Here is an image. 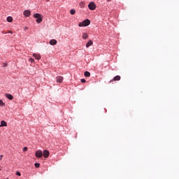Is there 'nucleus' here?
Segmentation results:
<instances>
[{"label":"nucleus","mask_w":179,"mask_h":179,"mask_svg":"<svg viewBox=\"0 0 179 179\" xmlns=\"http://www.w3.org/2000/svg\"><path fill=\"white\" fill-rule=\"evenodd\" d=\"M34 17L36 19V22L38 24H40L43 22V16L41 14H38V13L34 14Z\"/></svg>","instance_id":"obj_1"},{"label":"nucleus","mask_w":179,"mask_h":179,"mask_svg":"<svg viewBox=\"0 0 179 179\" xmlns=\"http://www.w3.org/2000/svg\"><path fill=\"white\" fill-rule=\"evenodd\" d=\"M89 24H90V20H85L83 22L78 24V27H88Z\"/></svg>","instance_id":"obj_2"},{"label":"nucleus","mask_w":179,"mask_h":179,"mask_svg":"<svg viewBox=\"0 0 179 179\" xmlns=\"http://www.w3.org/2000/svg\"><path fill=\"white\" fill-rule=\"evenodd\" d=\"M88 8H89L90 10H94L96 9V5L94 2H91V3H89Z\"/></svg>","instance_id":"obj_3"},{"label":"nucleus","mask_w":179,"mask_h":179,"mask_svg":"<svg viewBox=\"0 0 179 179\" xmlns=\"http://www.w3.org/2000/svg\"><path fill=\"white\" fill-rule=\"evenodd\" d=\"M63 80H64V78L61 76H58L56 78V81L57 83H62Z\"/></svg>","instance_id":"obj_4"},{"label":"nucleus","mask_w":179,"mask_h":179,"mask_svg":"<svg viewBox=\"0 0 179 179\" xmlns=\"http://www.w3.org/2000/svg\"><path fill=\"white\" fill-rule=\"evenodd\" d=\"M36 157L41 158L43 157V152L41 150H38L36 152L35 154Z\"/></svg>","instance_id":"obj_5"},{"label":"nucleus","mask_w":179,"mask_h":179,"mask_svg":"<svg viewBox=\"0 0 179 179\" xmlns=\"http://www.w3.org/2000/svg\"><path fill=\"white\" fill-rule=\"evenodd\" d=\"M23 15L24 16H25L26 17H29L30 15H31V12L29 10H25V11L23 12Z\"/></svg>","instance_id":"obj_6"},{"label":"nucleus","mask_w":179,"mask_h":179,"mask_svg":"<svg viewBox=\"0 0 179 179\" xmlns=\"http://www.w3.org/2000/svg\"><path fill=\"white\" fill-rule=\"evenodd\" d=\"M43 156L44 158H48L50 156V152L48 151L47 150H44Z\"/></svg>","instance_id":"obj_7"},{"label":"nucleus","mask_w":179,"mask_h":179,"mask_svg":"<svg viewBox=\"0 0 179 179\" xmlns=\"http://www.w3.org/2000/svg\"><path fill=\"white\" fill-rule=\"evenodd\" d=\"M120 79H121L120 76H115V77L113 78V80H111L110 81V83H113V81H120Z\"/></svg>","instance_id":"obj_8"},{"label":"nucleus","mask_w":179,"mask_h":179,"mask_svg":"<svg viewBox=\"0 0 179 179\" xmlns=\"http://www.w3.org/2000/svg\"><path fill=\"white\" fill-rule=\"evenodd\" d=\"M49 44L51 45H55L57 44V41H56V39H51L50 41H49Z\"/></svg>","instance_id":"obj_9"},{"label":"nucleus","mask_w":179,"mask_h":179,"mask_svg":"<svg viewBox=\"0 0 179 179\" xmlns=\"http://www.w3.org/2000/svg\"><path fill=\"white\" fill-rule=\"evenodd\" d=\"M7 127V122H6L3 120H1L0 127Z\"/></svg>","instance_id":"obj_10"},{"label":"nucleus","mask_w":179,"mask_h":179,"mask_svg":"<svg viewBox=\"0 0 179 179\" xmlns=\"http://www.w3.org/2000/svg\"><path fill=\"white\" fill-rule=\"evenodd\" d=\"M92 45H93V41H89L88 43L86 44V48H90Z\"/></svg>","instance_id":"obj_11"},{"label":"nucleus","mask_w":179,"mask_h":179,"mask_svg":"<svg viewBox=\"0 0 179 179\" xmlns=\"http://www.w3.org/2000/svg\"><path fill=\"white\" fill-rule=\"evenodd\" d=\"M33 57H35L36 59L40 60L41 59V56L40 55L38 54H33Z\"/></svg>","instance_id":"obj_12"},{"label":"nucleus","mask_w":179,"mask_h":179,"mask_svg":"<svg viewBox=\"0 0 179 179\" xmlns=\"http://www.w3.org/2000/svg\"><path fill=\"white\" fill-rule=\"evenodd\" d=\"M6 97H7L8 99H10V100H13V96L10 94H6Z\"/></svg>","instance_id":"obj_13"},{"label":"nucleus","mask_w":179,"mask_h":179,"mask_svg":"<svg viewBox=\"0 0 179 179\" xmlns=\"http://www.w3.org/2000/svg\"><path fill=\"white\" fill-rule=\"evenodd\" d=\"M90 72H88V71H85L84 73V76H85L86 78H90Z\"/></svg>","instance_id":"obj_14"},{"label":"nucleus","mask_w":179,"mask_h":179,"mask_svg":"<svg viewBox=\"0 0 179 179\" xmlns=\"http://www.w3.org/2000/svg\"><path fill=\"white\" fill-rule=\"evenodd\" d=\"M82 38L83 39H87L88 38V34L86 33H84L83 35H82Z\"/></svg>","instance_id":"obj_15"},{"label":"nucleus","mask_w":179,"mask_h":179,"mask_svg":"<svg viewBox=\"0 0 179 179\" xmlns=\"http://www.w3.org/2000/svg\"><path fill=\"white\" fill-rule=\"evenodd\" d=\"M7 21H8V22H9V23L12 22H13V17H10V16H8V17H7Z\"/></svg>","instance_id":"obj_16"},{"label":"nucleus","mask_w":179,"mask_h":179,"mask_svg":"<svg viewBox=\"0 0 179 179\" xmlns=\"http://www.w3.org/2000/svg\"><path fill=\"white\" fill-rule=\"evenodd\" d=\"M79 6H80L81 8H83L85 7V3L83 1L79 3Z\"/></svg>","instance_id":"obj_17"},{"label":"nucleus","mask_w":179,"mask_h":179,"mask_svg":"<svg viewBox=\"0 0 179 179\" xmlns=\"http://www.w3.org/2000/svg\"><path fill=\"white\" fill-rule=\"evenodd\" d=\"M75 13H76V10H75V9H71V15H75Z\"/></svg>","instance_id":"obj_18"},{"label":"nucleus","mask_w":179,"mask_h":179,"mask_svg":"<svg viewBox=\"0 0 179 179\" xmlns=\"http://www.w3.org/2000/svg\"><path fill=\"white\" fill-rule=\"evenodd\" d=\"M0 106H5L4 102H3V101L1 100V99H0Z\"/></svg>","instance_id":"obj_19"},{"label":"nucleus","mask_w":179,"mask_h":179,"mask_svg":"<svg viewBox=\"0 0 179 179\" xmlns=\"http://www.w3.org/2000/svg\"><path fill=\"white\" fill-rule=\"evenodd\" d=\"M29 61L31 62V63H34V59L33 58H30Z\"/></svg>","instance_id":"obj_20"},{"label":"nucleus","mask_w":179,"mask_h":179,"mask_svg":"<svg viewBox=\"0 0 179 179\" xmlns=\"http://www.w3.org/2000/svg\"><path fill=\"white\" fill-rule=\"evenodd\" d=\"M35 166H36V169L39 168L40 167V164H38V163L35 164Z\"/></svg>","instance_id":"obj_21"},{"label":"nucleus","mask_w":179,"mask_h":179,"mask_svg":"<svg viewBox=\"0 0 179 179\" xmlns=\"http://www.w3.org/2000/svg\"><path fill=\"white\" fill-rule=\"evenodd\" d=\"M28 150L27 147H24L23 152H27Z\"/></svg>","instance_id":"obj_22"},{"label":"nucleus","mask_w":179,"mask_h":179,"mask_svg":"<svg viewBox=\"0 0 179 179\" xmlns=\"http://www.w3.org/2000/svg\"><path fill=\"white\" fill-rule=\"evenodd\" d=\"M16 176H22V174L20 173V172H16Z\"/></svg>","instance_id":"obj_23"},{"label":"nucleus","mask_w":179,"mask_h":179,"mask_svg":"<svg viewBox=\"0 0 179 179\" xmlns=\"http://www.w3.org/2000/svg\"><path fill=\"white\" fill-rule=\"evenodd\" d=\"M86 80L85 79H81V83H85Z\"/></svg>","instance_id":"obj_24"},{"label":"nucleus","mask_w":179,"mask_h":179,"mask_svg":"<svg viewBox=\"0 0 179 179\" xmlns=\"http://www.w3.org/2000/svg\"><path fill=\"white\" fill-rule=\"evenodd\" d=\"M0 157V160L2 159L3 155H1Z\"/></svg>","instance_id":"obj_25"},{"label":"nucleus","mask_w":179,"mask_h":179,"mask_svg":"<svg viewBox=\"0 0 179 179\" xmlns=\"http://www.w3.org/2000/svg\"><path fill=\"white\" fill-rule=\"evenodd\" d=\"M107 1V2H110L111 1V0H106Z\"/></svg>","instance_id":"obj_26"},{"label":"nucleus","mask_w":179,"mask_h":179,"mask_svg":"<svg viewBox=\"0 0 179 179\" xmlns=\"http://www.w3.org/2000/svg\"><path fill=\"white\" fill-rule=\"evenodd\" d=\"M4 66H7V64H4Z\"/></svg>","instance_id":"obj_27"},{"label":"nucleus","mask_w":179,"mask_h":179,"mask_svg":"<svg viewBox=\"0 0 179 179\" xmlns=\"http://www.w3.org/2000/svg\"><path fill=\"white\" fill-rule=\"evenodd\" d=\"M10 34H13V32H12V31H10Z\"/></svg>","instance_id":"obj_28"},{"label":"nucleus","mask_w":179,"mask_h":179,"mask_svg":"<svg viewBox=\"0 0 179 179\" xmlns=\"http://www.w3.org/2000/svg\"><path fill=\"white\" fill-rule=\"evenodd\" d=\"M0 171H1V167H0Z\"/></svg>","instance_id":"obj_29"},{"label":"nucleus","mask_w":179,"mask_h":179,"mask_svg":"<svg viewBox=\"0 0 179 179\" xmlns=\"http://www.w3.org/2000/svg\"><path fill=\"white\" fill-rule=\"evenodd\" d=\"M8 179H9V178H8Z\"/></svg>","instance_id":"obj_30"}]
</instances>
